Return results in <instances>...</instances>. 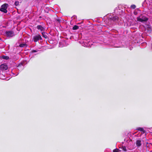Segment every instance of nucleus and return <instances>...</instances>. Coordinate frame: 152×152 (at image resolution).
I'll return each mask as SVG.
<instances>
[{"label": "nucleus", "instance_id": "f257e3e1", "mask_svg": "<svg viewBox=\"0 0 152 152\" xmlns=\"http://www.w3.org/2000/svg\"><path fill=\"white\" fill-rule=\"evenodd\" d=\"M84 47H91V45H93V42L91 41L89 39L87 40L85 39L83 41L79 42Z\"/></svg>", "mask_w": 152, "mask_h": 152}, {"label": "nucleus", "instance_id": "f03ea898", "mask_svg": "<svg viewBox=\"0 0 152 152\" xmlns=\"http://www.w3.org/2000/svg\"><path fill=\"white\" fill-rule=\"evenodd\" d=\"M148 20V18L145 16L141 15L137 18V21L143 23H145Z\"/></svg>", "mask_w": 152, "mask_h": 152}, {"label": "nucleus", "instance_id": "7ed1b4c3", "mask_svg": "<svg viewBox=\"0 0 152 152\" xmlns=\"http://www.w3.org/2000/svg\"><path fill=\"white\" fill-rule=\"evenodd\" d=\"M8 5V4H4L2 5L1 7L0 10L4 13H6L7 12V9Z\"/></svg>", "mask_w": 152, "mask_h": 152}, {"label": "nucleus", "instance_id": "20e7f679", "mask_svg": "<svg viewBox=\"0 0 152 152\" xmlns=\"http://www.w3.org/2000/svg\"><path fill=\"white\" fill-rule=\"evenodd\" d=\"M110 20H109L111 21L112 22V23H113V22H115L116 23L118 22V21L119 20L118 17L117 16H113L111 17H109Z\"/></svg>", "mask_w": 152, "mask_h": 152}, {"label": "nucleus", "instance_id": "39448f33", "mask_svg": "<svg viewBox=\"0 0 152 152\" xmlns=\"http://www.w3.org/2000/svg\"><path fill=\"white\" fill-rule=\"evenodd\" d=\"M42 39L41 36L39 34L37 35L34 36L33 40L34 42H36L39 41V40Z\"/></svg>", "mask_w": 152, "mask_h": 152}, {"label": "nucleus", "instance_id": "423d86ee", "mask_svg": "<svg viewBox=\"0 0 152 152\" xmlns=\"http://www.w3.org/2000/svg\"><path fill=\"white\" fill-rule=\"evenodd\" d=\"M8 66L6 64H1L0 66V69L2 71H4L7 69Z\"/></svg>", "mask_w": 152, "mask_h": 152}, {"label": "nucleus", "instance_id": "0eeeda50", "mask_svg": "<svg viewBox=\"0 0 152 152\" xmlns=\"http://www.w3.org/2000/svg\"><path fill=\"white\" fill-rule=\"evenodd\" d=\"M7 36L9 37H11L13 36L14 34L13 32L12 31H7L6 33Z\"/></svg>", "mask_w": 152, "mask_h": 152}, {"label": "nucleus", "instance_id": "6e6552de", "mask_svg": "<svg viewBox=\"0 0 152 152\" xmlns=\"http://www.w3.org/2000/svg\"><path fill=\"white\" fill-rule=\"evenodd\" d=\"M37 28L41 32H43L45 31V28L41 25H38L37 26Z\"/></svg>", "mask_w": 152, "mask_h": 152}, {"label": "nucleus", "instance_id": "1a4fd4ad", "mask_svg": "<svg viewBox=\"0 0 152 152\" xmlns=\"http://www.w3.org/2000/svg\"><path fill=\"white\" fill-rule=\"evenodd\" d=\"M136 145L138 147H140L141 145V141L140 140H137L136 142Z\"/></svg>", "mask_w": 152, "mask_h": 152}, {"label": "nucleus", "instance_id": "9d476101", "mask_svg": "<svg viewBox=\"0 0 152 152\" xmlns=\"http://www.w3.org/2000/svg\"><path fill=\"white\" fill-rule=\"evenodd\" d=\"M18 69L19 70H21L24 68L23 66L22 63L20 64L18 66Z\"/></svg>", "mask_w": 152, "mask_h": 152}, {"label": "nucleus", "instance_id": "9b49d317", "mask_svg": "<svg viewBox=\"0 0 152 152\" xmlns=\"http://www.w3.org/2000/svg\"><path fill=\"white\" fill-rule=\"evenodd\" d=\"M137 130L141 131L142 134H144L145 133V130L142 128L141 127H138L137 129Z\"/></svg>", "mask_w": 152, "mask_h": 152}, {"label": "nucleus", "instance_id": "f8f14e48", "mask_svg": "<svg viewBox=\"0 0 152 152\" xmlns=\"http://www.w3.org/2000/svg\"><path fill=\"white\" fill-rule=\"evenodd\" d=\"M148 3L149 4V6H151V7L152 8V0H148Z\"/></svg>", "mask_w": 152, "mask_h": 152}, {"label": "nucleus", "instance_id": "ddd939ff", "mask_svg": "<svg viewBox=\"0 0 152 152\" xmlns=\"http://www.w3.org/2000/svg\"><path fill=\"white\" fill-rule=\"evenodd\" d=\"M1 58L6 60H8L9 59V57L7 56H1Z\"/></svg>", "mask_w": 152, "mask_h": 152}, {"label": "nucleus", "instance_id": "4468645a", "mask_svg": "<svg viewBox=\"0 0 152 152\" xmlns=\"http://www.w3.org/2000/svg\"><path fill=\"white\" fill-rule=\"evenodd\" d=\"M79 28L78 26L77 25L74 26L73 27V29L74 30H75L78 29Z\"/></svg>", "mask_w": 152, "mask_h": 152}, {"label": "nucleus", "instance_id": "2eb2a0df", "mask_svg": "<svg viewBox=\"0 0 152 152\" xmlns=\"http://www.w3.org/2000/svg\"><path fill=\"white\" fill-rule=\"evenodd\" d=\"M42 34L43 36V37L46 38H47V35H46V33H45L44 32H42Z\"/></svg>", "mask_w": 152, "mask_h": 152}, {"label": "nucleus", "instance_id": "dca6fc26", "mask_svg": "<svg viewBox=\"0 0 152 152\" xmlns=\"http://www.w3.org/2000/svg\"><path fill=\"white\" fill-rule=\"evenodd\" d=\"M15 4L16 6H18L19 4V2L18 1H16L15 2Z\"/></svg>", "mask_w": 152, "mask_h": 152}, {"label": "nucleus", "instance_id": "f3484780", "mask_svg": "<svg viewBox=\"0 0 152 152\" xmlns=\"http://www.w3.org/2000/svg\"><path fill=\"white\" fill-rule=\"evenodd\" d=\"M119 150L118 149L116 148L114 149L113 151V152H119Z\"/></svg>", "mask_w": 152, "mask_h": 152}, {"label": "nucleus", "instance_id": "a211bd4d", "mask_svg": "<svg viewBox=\"0 0 152 152\" xmlns=\"http://www.w3.org/2000/svg\"><path fill=\"white\" fill-rule=\"evenodd\" d=\"M136 7V6L135 5H134V4H133V5H132L131 6V7L133 9H135Z\"/></svg>", "mask_w": 152, "mask_h": 152}, {"label": "nucleus", "instance_id": "6ab92c4d", "mask_svg": "<svg viewBox=\"0 0 152 152\" xmlns=\"http://www.w3.org/2000/svg\"><path fill=\"white\" fill-rule=\"evenodd\" d=\"M122 150L125 151H126V147L125 146H124V147H122Z\"/></svg>", "mask_w": 152, "mask_h": 152}, {"label": "nucleus", "instance_id": "aec40b11", "mask_svg": "<svg viewBox=\"0 0 152 152\" xmlns=\"http://www.w3.org/2000/svg\"><path fill=\"white\" fill-rule=\"evenodd\" d=\"M26 46V44H21L19 45V46L20 47H24V46Z\"/></svg>", "mask_w": 152, "mask_h": 152}, {"label": "nucleus", "instance_id": "412c9836", "mask_svg": "<svg viewBox=\"0 0 152 152\" xmlns=\"http://www.w3.org/2000/svg\"><path fill=\"white\" fill-rule=\"evenodd\" d=\"M144 30H145V28H148L149 27V26L148 25L145 24V26H144Z\"/></svg>", "mask_w": 152, "mask_h": 152}, {"label": "nucleus", "instance_id": "4be33fe9", "mask_svg": "<svg viewBox=\"0 0 152 152\" xmlns=\"http://www.w3.org/2000/svg\"><path fill=\"white\" fill-rule=\"evenodd\" d=\"M32 52L33 53L36 52H37V51L35 50H32Z\"/></svg>", "mask_w": 152, "mask_h": 152}, {"label": "nucleus", "instance_id": "5701e85b", "mask_svg": "<svg viewBox=\"0 0 152 152\" xmlns=\"http://www.w3.org/2000/svg\"><path fill=\"white\" fill-rule=\"evenodd\" d=\"M142 26H140V27H141Z\"/></svg>", "mask_w": 152, "mask_h": 152}, {"label": "nucleus", "instance_id": "b1692460", "mask_svg": "<svg viewBox=\"0 0 152 152\" xmlns=\"http://www.w3.org/2000/svg\"><path fill=\"white\" fill-rule=\"evenodd\" d=\"M152 48V46H151Z\"/></svg>", "mask_w": 152, "mask_h": 152}, {"label": "nucleus", "instance_id": "393cba45", "mask_svg": "<svg viewBox=\"0 0 152 152\" xmlns=\"http://www.w3.org/2000/svg\"><path fill=\"white\" fill-rule=\"evenodd\" d=\"M18 75V74H17L16 75Z\"/></svg>", "mask_w": 152, "mask_h": 152}]
</instances>
